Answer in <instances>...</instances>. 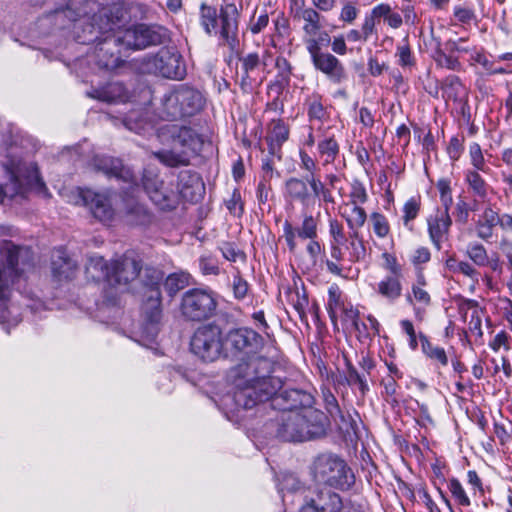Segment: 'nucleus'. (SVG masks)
I'll return each mask as SVG.
<instances>
[{
    "mask_svg": "<svg viewBox=\"0 0 512 512\" xmlns=\"http://www.w3.org/2000/svg\"><path fill=\"white\" fill-rule=\"evenodd\" d=\"M273 362L268 358L254 359L232 370L234 402L243 409H252L270 401L269 406L280 412L300 411L312 407L313 396L299 389H284L279 377L271 376Z\"/></svg>",
    "mask_w": 512,
    "mask_h": 512,
    "instance_id": "obj_1",
    "label": "nucleus"
},
{
    "mask_svg": "<svg viewBox=\"0 0 512 512\" xmlns=\"http://www.w3.org/2000/svg\"><path fill=\"white\" fill-rule=\"evenodd\" d=\"M52 16L56 22H62L64 18L75 22L80 19L89 21L90 36L83 42L96 43L95 59L100 68L113 70L120 64L118 52L114 51L118 45L107 44L112 37H118L117 30L124 23L125 9L122 0H68L65 7L57 8Z\"/></svg>",
    "mask_w": 512,
    "mask_h": 512,
    "instance_id": "obj_2",
    "label": "nucleus"
},
{
    "mask_svg": "<svg viewBox=\"0 0 512 512\" xmlns=\"http://www.w3.org/2000/svg\"><path fill=\"white\" fill-rule=\"evenodd\" d=\"M327 421L323 412L306 407L300 411L279 412L268 424V429L282 441L304 442L325 435Z\"/></svg>",
    "mask_w": 512,
    "mask_h": 512,
    "instance_id": "obj_3",
    "label": "nucleus"
},
{
    "mask_svg": "<svg viewBox=\"0 0 512 512\" xmlns=\"http://www.w3.org/2000/svg\"><path fill=\"white\" fill-rule=\"evenodd\" d=\"M239 10L234 3H227L216 8L202 4L200 7V24L208 35L219 34L220 45L235 51L239 46Z\"/></svg>",
    "mask_w": 512,
    "mask_h": 512,
    "instance_id": "obj_4",
    "label": "nucleus"
},
{
    "mask_svg": "<svg viewBox=\"0 0 512 512\" xmlns=\"http://www.w3.org/2000/svg\"><path fill=\"white\" fill-rule=\"evenodd\" d=\"M30 188L45 189L36 165L0 163V204L5 198L25 197Z\"/></svg>",
    "mask_w": 512,
    "mask_h": 512,
    "instance_id": "obj_5",
    "label": "nucleus"
},
{
    "mask_svg": "<svg viewBox=\"0 0 512 512\" xmlns=\"http://www.w3.org/2000/svg\"><path fill=\"white\" fill-rule=\"evenodd\" d=\"M204 102L200 91L180 85L162 96L157 114L163 120L176 121L200 112Z\"/></svg>",
    "mask_w": 512,
    "mask_h": 512,
    "instance_id": "obj_6",
    "label": "nucleus"
},
{
    "mask_svg": "<svg viewBox=\"0 0 512 512\" xmlns=\"http://www.w3.org/2000/svg\"><path fill=\"white\" fill-rule=\"evenodd\" d=\"M0 251L6 260V263L0 262V322H8L11 314L8 306L11 288L20 281L22 273L18 267L22 249L11 242H4Z\"/></svg>",
    "mask_w": 512,
    "mask_h": 512,
    "instance_id": "obj_7",
    "label": "nucleus"
},
{
    "mask_svg": "<svg viewBox=\"0 0 512 512\" xmlns=\"http://www.w3.org/2000/svg\"><path fill=\"white\" fill-rule=\"evenodd\" d=\"M262 346V336L250 328L231 329L224 336V356L242 357L241 362L235 368L243 363H251L254 359L264 358L257 356ZM233 369L234 367L231 370ZM230 378L233 381L232 371H230Z\"/></svg>",
    "mask_w": 512,
    "mask_h": 512,
    "instance_id": "obj_8",
    "label": "nucleus"
},
{
    "mask_svg": "<svg viewBox=\"0 0 512 512\" xmlns=\"http://www.w3.org/2000/svg\"><path fill=\"white\" fill-rule=\"evenodd\" d=\"M314 476L318 482L340 489H347L354 483V476L345 462L332 454H322L316 458Z\"/></svg>",
    "mask_w": 512,
    "mask_h": 512,
    "instance_id": "obj_9",
    "label": "nucleus"
},
{
    "mask_svg": "<svg viewBox=\"0 0 512 512\" xmlns=\"http://www.w3.org/2000/svg\"><path fill=\"white\" fill-rule=\"evenodd\" d=\"M191 352L204 362L224 355V336L219 326L206 324L197 328L190 341Z\"/></svg>",
    "mask_w": 512,
    "mask_h": 512,
    "instance_id": "obj_10",
    "label": "nucleus"
},
{
    "mask_svg": "<svg viewBox=\"0 0 512 512\" xmlns=\"http://www.w3.org/2000/svg\"><path fill=\"white\" fill-rule=\"evenodd\" d=\"M142 73L169 79H182L186 74L182 56L177 51L160 49L155 55L145 56L140 64Z\"/></svg>",
    "mask_w": 512,
    "mask_h": 512,
    "instance_id": "obj_11",
    "label": "nucleus"
},
{
    "mask_svg": "<svg viewBox=\"0 0 512 512\" xmlns=\"http://www.w3.org/2000/svg\"><path fill=\"white\" fill-rule=\"evenodd\" d=\"M217 305L213 291L193 288L182 295L180 310L187 320L204 321L215 315Z\"/></svg>",
    "mask_w": 512,
    "mask_h": 512,
    "instance_id": "obj_12",
    "label": "nucleus"
},
{
    "mask_svg": "<svg viewBox=\"0 0 512 512\" xmlns=\"http://www.w3.org/2000/svg\"><path fill=\"white\" fill-rule=\"evenodd\" d=\"M118 37H112L107 44L121 43L129 49H145L152 45H160L166 38V30L161 27L147 26L144 24L130 27L122 32L117 31Z\"/></svg>",
    "mask_w": 512,
    "mask_h": 512,
    "instance_id": "obj_13",
    "label": "nucleus"
},
{
    "mask_svg": "<svg viewBox=\"0 0 512 512\" xmlns=\"http://www.w3.org/2000/svg\"><path fill=\"white\" fill-rule=\"evenodd\" d=\"M306 48L314 68L323 73L330 82L340 85L348 79V73L342 62L333 54L322 51L319 41L307 40Z\"/></svg>",
    "mask_w": 512,
    "mask_h": 512,
    "instance_id": "obj_14",
    "label": "nucleus"
},
{
    "mask_svg": "<svg viewBox=\"0 0 512 512\" xmlns=\"http://www.w3.org/2000/svg\"><path fill=\"white\" fill-rule=\"evenodd\" d=\"M316 176H307L305 179L290 177L284 184V198L290 203L300 204L302 211L307 212L312 209L316 203V193L312 188V180Z\"/></svg>",
    "mask_w": 512,
    "mask_h": 512,
    "instance_id": "obj_15",
    "label": "nucleus"
},
{
    "mask_svg": "<svg viewBox=\"0 0 512 512\" xmlns=\"http://www.w3.org/2000/svg\"><path fill=\"white\" fill-rule=\"evenodd\" d=\"M76 205L83 204L91 210L93 216L101 222H109L114 218L115 210L112 204L111 195L96 193L90 189L76 190Z\"/></svg>",
    "mask_w": 512,
    "mask_h": 512,
    "instance_id": "obj_16",
    "label": "nucleus"
},
{
    "mask_svg": "<svg viewBox=\"0 0 512 512\" xmlns=\"http://www.w3.org/2000/svg\"><path fill=\"white\" fill-rule=\"evenodd\" d=\"M143 186L151 201L161 210H172L178 204L177 193L167 186L159 176L146 171L142 178Z\"/></svg>",
    "mask_w": 512,
    "mask_h": 512,
    "instance_id": "obj_17",
    "label": "nucleus"
},
{
    "mask_svg": "<svg viewBox=\"0 0 512 512\" xmlns=\"http://www.w3.org/2000/svg\"><path fill=\"white\" fill-rule=\"evenodd\" d=\"M138 260L132 253H126L111 263L109 285L124 290L139 275Z\"/></svg>",
    "mask_w": 512,
    "mask_h": 512,
    "instance_id": "obj_18",
    "label": "nucleus"
},
{
    "mask_svg": "<svg viewBox=\"0 0 512 512\" xmlns=\"http://www.w3.org/2000/svg\"><path fill=\"white\" fill-rule=\"evenodd\" d=\"M157 297V292H152V296H150L152 305H143L144 323L141 326L140 339L138 341L146 347H151L156 342L159 333L162 310L161 305H158Z\"/></svg>",
    "mask_w": 512,
    "mask_h": 512,
    "instance_id": "obj_19",
    "label": "nucleus"
},
{
    "mask_svg": "<svg viewBox=\"0 0 512 512\" xmlns=\"http://www.w3.org/2000/svg\"><path fill=\"white\" fill-rule=\"evenodd\" d=\"M161 131L163 134H168L189 156L197 155L202 148L201 135L191 127L167 124L161 128Z\"/></svg>",
    "mask_w": 512,
    "mask_h": 512,
    "instance_id": "obj_20",
    "label": "nucleus"
},
{
    "mask_svg": "<svg viewBox=\"0 0 512 512\" xmlns=\"http://www.w3.org/2000/svg\"><path fill=\"white\" fill-rule=\"evenodd\" d=\"M91 166L95 171L103 173L108 178H115L124 182L134 181L132 171L125 167L118 158L96 155L91 160Z\"/></svg>",
    "mask_w": 512,
    "mask_h": 512,
    "instance_id": "obj_21",
    "label": "nucleus"
},
{
    "mask_svg": "<svg viewBox=\"0 0 512 512\" xmlns=\"http://www.w3.org/2000/svg\"><path fill=\"white\" fill-rule=\"evenodd\" d=\"M138 277L143 285V305H152V301L150 300L152 292H157V302L158 305H161L160 283L163 279L162 271L157 268L148 266L142 269L141 265L139 264Z\"/></svg>",
    "mask_w": 512,
    "mask_h": 512,
    "instance_id": "obj_22",
    "label": "nucleus"
},
{
    "mask_svg": "<svg viewBox=\"0 0 512 512\" xmlns=\"http://www.w3.org/2000/svg\"><path fill=\"white\" fill-rule=\"evenodd\" d=\"M77 263L71 259L62 248L54 250L51 259L52 275L57 281H66L74 278Z\"/></svg>",
    "mask_w": 512,
    "mask_h": 512,
    "instance_id": "obj_23",
    "label": "nucleus"
},
{
    "mask_svg": "<svg viewBox=\"0 0 512 512\" xmlns=\"http://www.w3.org/2000/svg\"><path fill=\"white\" fill-rule=\"evenodd\" d=\"M304 4L305 0H302V6L297 7L294 10V18L304 21L302 29L306 37V42L307 40H316V36L322 28V24L320 22L322 17L315 8L305 7Z\"/></svg>",
    "mask_w": 512,
    "mask_h": 512,
    "instance_id": "obj_24",
    "label": "nucleus"
},
{
    "mask_svg": "<svg viewBox=\"0 0 512 512\" xmlns=\"http://www.w3.org/2000/svg\"><path fill=\"white\" fill-rule=\"evenodd\" d=\"M124 218L132 226H146L152 221V214L148 208L134 198L125 200Z\"/></svg>",
    "mask_w": 512,
    "mask_h": 512,
    "instance_id": "obj_25",
    "label": "nucleus"
},
{
    "mask_svg": "<svg viewBox=\"0 0 512 512\" xmlns=\"http://www.w3.org/2000/svg\"><path fill=\"white\" fill-rule=\"evenodd\" d=\"M269 53L265 51L262 57L259 56L258 53L252 52L240 58L242 63V78H241V86L243 89L249 87L251 88L252 83L256 82V78L253 77L256 69L267 66V57Z\"/></svg>",
    "mask_w": 512,
    "mask_h": 512,
    "instance_id": "obj_26",
    "label": "nucleus"
},
{
    "mask_svg": "<svg viewBox=\"0 0 512 512\" xmlns=\"http://www.w3.org/2000/svg\"><path fill=\"white\" fill-rule=\"evenodd\" d=\"M451 226V218L447 212H437L428 219V232L432 243L437 249Z\"/></svg>",
    "mask_w": 512,
    "mask_h": 512,
    "instance_id": "obj_27",
    "label": "nucleus"
},
{
    "mask_svg": "<svg viewBox=\"0 0 512 512\" xmlns=\"http://www.w3.org/2000/svg\"><path fill=\"white\" fill-rule=\"evenodd\" d=\"M85 274L89 280L96 282L104 280L109 284V278L111 277V264H108L102 256L91 254L87 256Z\"/></svg>",
    "mask_w": 512,
    "mask_h": 512,
    "instance_id": "obj_28",
    "label": "nucleus"
},
{
    "mask_svg": "<svg viewBox=\"0 0 512 512\" xmlns=\"http://www.w3.org/2000/svg\"><path fill=\"white\" fill-rule=\"evenodd\" d=\"M87 96L107 103L122 102L126 99V90L121 83L111 82L99 88H92Z\"/></svg>",
    "mask_w": 512,
    "mask_h": 512,
    "instance_id": "obj_29",
    "label": "nucleus"
},
{
    "mask_svg": "<svg viewBox=\"0 0 512 512\" xmlns=\"http://www.w3.org/2000/svg\"><path fill=\"white\" fill-rule=\"evenodd\" d=\"M320 512H339L342 498L330 488L312 492Z\"/></svg>",
    "mask_w": 512,
    "mask_h": 512,
    "instance_id": "obj_30",
    "label": "nucleus"
},
{
    "mask_svg": "<svg viewBox=\"0 0 512 512\" xmlns=\"http://www.w3.org/2000/svg\"><path fill=\"white\" fill-rule=\"evenodd\" d=\"M339 419L336 420L339 432L343 439L352 445H356L359 439V425L361 422L354 419L350 414L338 413Z\"/></svg>",
    "mask_w": 512,
    "mask_h": 512,
    "instance_id": "obj_31",
    "label": "nucleus"
},
{
    "mask_svg": "<svg viewBox=\"0 0 512 512\" xmlns=\"http://www.w3.org/2000/svg\"><path fill=\"white\" fill-rule=\"evenodd\" d=\"M288 137L289 127L282 120H274L270 134L267 137L269 153L273 156L276 155Z\"/></svg>",
    "mask_w": 512,
    "mask_h": 512,
    "instance_id": "obj_32",
    "label": "nucleus"
},
{
    "mask_svg": "<svg viewBox=\"0 0 512 512\" xmlns=\"http://www.w3.org/2000/svg\"><path fill=\"white\" fill-rule=\"evenodd\" d=\"M499 222V215L491 208H486L481 219L476 225L477 236L483 240H488L493 235V229Z\"/></svg>",
    "mask_w": 512,
    "mask_h": 512,
    "instance_id": "obj_33",
    "label": "nucleus"
},
{
    "mask_svg": "<svg viewBox=\"0 0 512 512\" xmlns=\"http://www.w3.org/2000/svg\"><path fill=\"white\" fill-rule=\"evenodd\" d=\"M342 215L351 230V237L357 238L358 230L364 225L367 218L365 210L359 205H352L350 212L345 211Z\"/></svg>",
    "mask_w": 512,
    "mask_h": 512,
    "instance_id": "obj_34",
    "label": "nucleus"
},
{
    "mask_svg": "<svg viewBox=\"0 0 512 512\" xmlns=\"http://www.w3.org/2000/svg\"><path fill=\"white\" fill-rule=\"evenodd\" d=\"M154 155L160 162L169 167L186 166L189 164L190 156L185 151L178 153L171 150H163L154 153Z\"/></svg>",
    "mask_w": 512,
    "mask_h": 512,
    "instance_id": "obj_35",
    "label": "nucleus"
},
{
    "mask_svg": "<svg viewBox=\"0 0 512 512\" xmlns=\"http://www.w3.org/2000/svg\"><path fill=\"white\" fill-rule=\"evenodd\" d=\"M379 332H380V323L372 315H369L367 317L366 322H362L359 320V330L350 331V333H354L355 336L360 341H364L366 339H371L374 336H379Z\"/></svg>",
    "mask_w": 512,
    "mask_h": 512,
    "instance_id": "obj_36",
    "label": "nucleus"
},
{
    "mask_svg": "<svg viewBox=\"0 0 512 512\" xmlns=\"http://www.w3.org/2000/svg\"><path fill=\"white\" fill-rule=\"evenodd\" d=\"M345 244H331L330 247V256L331 259L326 260L327 270L337 276H342L343 264L342 262L345 260L344 251L342 246Z\"/></svg>",
    "mask_w": 512,
    "mask_h": 512,
    "instance_id": "obj_37",
    "label": "nucleus"
},
{
    "mask_svg": "<svg viewBox=\"0 0 512 512\" xmlns=\"http://www.w3.org/2000/svg\"><path fill=\"white\" fill-rule=\"evenodd\" d=\"M189 283V274L184 272H175L167 276L164 281V289L173 297L180 290L184 289Z\"/></svg>",
    "mask_w": 512,
    "mask_h": 512,
    "instance_id": "obj_38",
    "label": "nucleus"
},
{
    "mask_svg": "<svg viewBox=\"0 0 512 512\" xmlns=\"http://www.w3.org/2000/svg\"><path fill=\"white\" fill-rule=\"evenodd\" d=\"M419 339L421 342L422 351L427 357L433 360H437L443 366L448 364L446 352L442 347L432 345L427 336L422 333H419Z\"/></svg>",
    "mask_w": 512,
    "mask_h": 512,
    "instance_id": "obj_39",
    "label": "nucleus"
},
{
    "mask_svg": "<svg viewBox=\"0 0 512 512\" xmlns=\"http://www.w3.org/2000/svg\"><path fill=\"white\" fill-rule=\"evenodd\" d=\"M338 316L341 317L345 329L349 332L359 330V312L352 305L341 306Z\"/></svg>",
    "mask_w": 512,
    "mask_h": 512,
    "instance_id": "obj_40",
    "label": "nucleus"
},
{
    "mask_svg": "<svg viewBox=\"0 0 512 512\" xmlns=\"http://www.w3.org/2000/svg\"><path fill=\"white\" fill-rule=\"evenodd\" d=\"M427 285L425 276L422 271L417 272L415 283L412 285V294L415 300L425 306L431 302L429 293L425 290Z\"/></svg>",
    "mask_w": 512,
    "mask_h": 512,
    "instance_id": "obj_41",
    "label": "nucleus"
},
{
    "mask_svg": "<svg viewBox=\"0 0 512 512\" xmlns=\"http://www.w3.org/2000/svg\"><path fill=\"white\" fill-rule=\"evenodd\" d=\"M297 236L302 239L310 240L317 237V222L311 214L304 212L302 224L297 228Z\"/></svg>",
    "mask_w": 512,
    "mask_h": 512,
    "instance_id": "obj_42",
    "label": "nucleus"
},
{
    "mask_svg": "<svg viewBox=\"0 0 512 512\" xmlns=\"http://www.w3.org/2000/svg\"><path fill=\"white\" fill-rule=\"evenodd\" d=\"M382 16H384V4L377 5L371 14L366 16L362 26L364 40H367L373 34L376 21L380 22Z\"/></svg>",
    "mask_w": 512,
    "mask_h": 512,
    "instance_id": "obj_43",
    "label": "nucleus"
},
{
    "mask_svg": "<svg viewBox=\"0 0 512 512\" xmlns=\"http://www.w3.org/2000/svg\"><path fill=\"white\" fill-rule=\"evenodd\" d=\"M447 487L449 492L455 501L461 506H470L471 501L468 497L465 489L463 488L461 482L457 478L449 479L447 483Z\"/></svg>",
    "mask_w": 512,
    "mask_h": 512,
    "instance_id": "obj_44",
    "label": "nucleus"
},
{
    "mask_svg": "<svg viewBox=\"0 0 512 512\" xmlns=\"http://www.w3.org/2000/svg\"><path fill=\"white\" fill-rule=\"evenodd\" d=\"M466 179L467 182L469 183L470 188L473 190L476 196H478L481 199L486 198L488 186L478 172H468L466 175Z\"/></svg>",
    "mask_w": 512,
    "mask_h": 512,
    "instance_id": "obj_45",
    "label": "nucleus"
},
{
    "mask_svg": "<svg viewBox=\"0 0 512 512\" xmlns=\"http://www.w3.org/2000/svg\"><path fill=\"white\" fill-rule=\"evenodd\" d=\"M468 257L478 266L488 264V255L485 247L479 243H470L467 246Z\"/></svg>",
    "mask_w": 512,
    "mask_h": 512,
    "instance_id": "obj_46",
    "label": "nucleus"
},
{
    "mask_svg": "<svg viewBox=\"0 0 512 512\" xmlns=\"http://www.w3.org/2000/svg\"><path fill=\"white\" fill-rule=\"evenodd\" d=\"M435 61L439 67H445L452 71H460L462 68L457 57L448 55L441 49L436 51Z\"/></svg>",
    "mask_w": 512,
    "mask_h": 512,
    "instance_id": "obj_47",
    "label": "nucleus"
},
{
    "mask_svg": "<svg viewBox=\"0 0 512 512\" xmlns=\"http://www.w3.org/2000/svg\"><path fill=\"white\" fill-rule=\"evenodd\" d=\"M349 238H350L349 244L346 246V249L349 251V261L357 262L364 258L366 250H365L362 240L359 239V236L357 238H355V237H351V234H350Z\"/></svg>",
    "mask_w": 512,
    "mask_h": 512,
    "instance_id": "obj_48",
    "label": "nucleus"
},
{
    "mask_svg": "<svg viewBox=\"0 0 512 512\" xmlns=\"http://www.w3.org/2000/svg\"><path fill=\"white\" fill-rule=\"evenodd\" d=\"M318 150L323 156H326V162H331L337 156L339 146L333 138H326L319 142Z\"/></svg>",
    "mask_w": 512,
    "mask_h": 512,
    "instance_id": "obj_49",
    "label": "nucleus"
},
{
    "mask_svg": "<svg viewBox=\"0 0 512 512\" xmlns=\"http://www.w3.org/2000/svg\"><path fill=\"white\" fill-rule=\"evenodd\" d=\"M329 234L332 238L331 244H346L348 241L343 225L336 219L329 220Z\"/></svg>",
    "mask_w": 512,
    "mask_h": 512,
    "instance_id": "obj_50",
    "label": "nucleus"
},
{
    "mask_svg": "<svg viewBox=\"0 0 512 512\" xmlns=\"http://www.w3.org/2000/svg\"><path fill=\"white\" fill-rule=\"evenodd\" d=\"M327 309L329 316L331 320L334 322L338 315L339 311L341 310V306H345V304L340 300V294L337 290L330 289L329 290V298H328V304Z\"/></svg>",
    "mask_w": 512,
    "mask_h": 512,
    "instance_id": "obj_51",
    "label": "nucleus"
},
{
    "mask_svg": "<svg viewBox=\"0 0 512 512\" xmlns=\"http://www.w3.org/2000/svg\"><path fill=\"white\" fill-rule=\"evenodd\" d=\"M349 197L350 205H359L365 203L367 200V193L363 184L357 180L353 181L351 184ZM347 206H349V204H347Z\"/></svg>",
    "mask_w": 512,
    "mask_h": 512,
    "instance_id": "obj_52",
    "label": "nucleus"
},
{
    "mask_svg": "<svg viewBox=\"0 0 512 512\" xmlns=\"http://www.w3.org/2000/svg\"><path fill=\"white\" fill-rule=\"evenodd\" d=\"M420 211V200L416 197H411L406 201L403 207V221L407 226L408 223L414 220Z\"/></svg>",
    "mask_w": 512,
    "mask_h": 512,
    "instance_id": "obj_53",
    "label": "nucleus"
},
{
    "mask_svg": "<svg viewBox=\"0 0 512 512\" xmlns=\"http://www.w3.org/2000/svg\"><path fill=\"white\" fill-rule=\"evenodd\" d=\"M346 380L350 386H357L362 392H364L367 387L363 376L359 374L357 369L350 362H347Z\"/></svg>",
    "mask_w": 512,
    "mask_h": 512,
    "instance_id": "obj_54",
    "label": "nucleus"
},
{
    "mask_svg": "<svg viewBox=\"0 0 512 512\" xmlns=\"http://www.w3.org/2000/svg\"><path fill=\"white\" fill-rule=\"evenodd\" d=\"M220 249L223 257L228 261L237 262L246 259L245 254L232 243H224Z\"/></svg>",
    "mask_w": 512,
    "mask_h": 512,
    "instance_id": "obj_55",
    "label": "nucleus"
},
{
    "mask_svg": "<svg viewBox=\"0 0 512 512\" xmlns=\"http://www.w3.org/2000/svg\"><path fill=\"white\" fill-rule=\"evenodd\" d=\"M199 268L203 275H218V261L212 256H202L199 259Z\"/></svg>",
    "mask_w": 512,
    "mask_h": 512,
    "instance_id": "obj_56",
    "label": "nucleus"
},
{
    "mask_svg": "<svg viewBox=\"0 0 512 512\" xmlns=\"http://www.w3.org/2000/svg\"><path fill=\"white\" fill-rule=\"evenodd\" d=\"M312 188L316 193V200L322 198L325 203H334L331 191L324 186L319 178L312 180Z\"/></svg>",
    "mask_w": 512,
    "mask_h": 512,
    "instance_id": "obj_57",
    "label": "nucleus"
},
{
    "mask_svg": "<svg viewBox=\"0 0 512 512\" xmlns=\"http://www.w3.org/2000/svg\"><path fill=\"white\" fill-rule=\"evenodd\" d=\"M397 64L406 67L413 64L411 50L407 44L399 45L395 53Z\"/></svg>",
    "mask_w": 512,
    "mask_h": 512,
    "instance_id": "obj_58",
    "label": "nucleus"
},
{
    "mask_svg": "<svg viewBox=\"0 0 512 512\" xmlns=\"http://www.w3.org/2000/svg\"><path fill=\"white\" fill-rule=\"evenodd\" d=\"M402 277H391L386 280V298L396 299L401 295L402 286L400 279Z\"/></svg>",
    "mask_w": 512,
    "mask_h": 512,
    "instance_id": "obj_59",
    "label": "nucleus"
},
{
    "mask_svg": "<svg viewBox=\"0 0 512 512\" xmlns=\"http://www.w3.org/2000/svg\"><path fill=\"white\" fill-rule=\"evenodd\" d=\"M300 488V481L292 474L284 475L278 485L280 492H294Z\"/></svg>",
    "mask_w": 512,
    "mask_h": 512,
    "instance_id": "obj_60",
    "label": "nucleus"
},
{
    "mask_svg": "<svg viewBox=\"0 0 512 512\" xmlns=\"http://www.w3.org/2000/svg\"><path fill=\"white\" fill-rule=\"evenodd\" d=\"M233 293L236 299L242 300L248 292V283L239 275H235L232 283Z\"/></svg>",
    "mask_w": 512,
    "mask_h": 512,
    "instance_id": "obj_61",
    "label": "nucleus"
},
{
    "mask_svg": "<svg viewBox=\"0 0 512 512\" xmlns=\"http://www.w3.org/2000/svg\"><path fill=\"white\" fill-rule=\"evenodd\" d=\"M269 23V16L266 11H264L262 14H260L256 19L253 17L251 19L249 29L252 34H258L264 30V28L267 27Z\"/></svg>",
    "mask_w": 512,
    "mask_h": 512,
    "instance_id": "obj_62",
    "label": "nucleus"
},
{
    "mask_svg": "<svg viewBox=\"0 0 512 512\" xmlns=\"http://www.w3.org/2000/svg\"><path fill=\"white\" fill-rule=\"evenodd\" d=\"M369 225L379 238L384 237V217L380 213L374 212L370 215Z\"/></svg>",
    "mask_w": 512,
    "mask_h": 512,
    "instance_id": "obj_63",
    "label": "nucleus"
},
{
    "mask_svg": "<svg viewBox=\"0 0 512 512\" xmlns=\"http://www.w3.org/2000/svg\"><path fill=\"white\" fill-rule=\"evenodd\" d=\"M469 152L473 166L478 170H483L484 157L480 145L477 143L471 144Z\"/></svg>",
    "mask_w": 512,
    "mask_h": 512,
    "instance_id": "obj_64",
    "label": "nucleus"
}]
</instances>
